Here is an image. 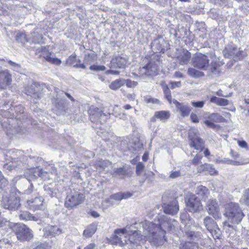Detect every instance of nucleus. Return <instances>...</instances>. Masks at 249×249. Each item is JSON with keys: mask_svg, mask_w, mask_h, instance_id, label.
<instances>
[{"mask_svg": "<svg viewBox=\"0 0 249 249\" xmlns=\"http://www.w3.org/2000/svg\"><path fill=\"white\" fill-rule=\"evenodd\" d=\"M148 159V152H145L142 157V160L144 161L147 160Z\"/></svg>", "mask_w": 249, "mask_h": 249, "instance_id": "774afa93", "label": "nucleus"}, {"mask_svg": "<svg viewBox=\"0 0 249 249\" xmlns=\"http://www.w3.org/2000/svg\"><path fill=\"white\" fill-rule=\"evenodd\" d=\"M190 140V145L191 147H193L196 150H202L204 147V143L203 140L197 136L194 137L189 135Z\"/></svg>", "mask_w": 249, "mask_h": 249, "instance_id": "5701e85b", "label": "nucleus"}, {"mask_svg": "<svg viewBox=\"0 0 249 249\" xmlns=\"http://www.w3.org/2000/svg\"><path fill=\"white\" fill-rule=\"evenodd\" d=\"M97 230V224L93 223L89 225L84 231L83 234L86 237H90Z\"/></svg>", "mask_w": 249, "mask_h": 249, "instance_id": "393cba45", "label": "nucleus"}, {"mask_svg": "<svg viewBox=\"0 0 249 249\" xmlns=\"http://www.w3.org/2000/svg\"><path fill=\"white\" fill-rule=\"evenodd\" d=\"M29 172L31 174V176L34 177L35 178L39 177L44 180H46L49 178L48 172L44 171L42 169H40L39 168L31 169Z\"/></svg>", "mask_w": 249, "mask_h": 249, "instance_id": "4be33fe9", "label": "nucleus"}, {"mask_svg": "<svg viewBox=\"0 0 249 249\" xmlns=\"http://www.w3.org/2000/svg\"><path fill=\"white\" fill-rule=\"evenodd\" d=\"M158 72V66L155 62H150L146 66L140 68L137 76L142 77L144 76L154 75Z\"/></svg>", "mask_w": 249, "mask_h": 249, "instance_id": "f8f14e48", "label": "nucleus"}, {"mask_svg": "<svg viewBox=\"0 0 249 249\" xmlns=\"http://www.w3.org/2000/svg\"><path fill=\"white\" fill-rule=\"evenodd\" d=\"M208 231L211 233L214 239H218L219 238L220 235V231L217 225L215 226V227H213L211 229L209 230Z\"/></svg>", "mask_w": 249, "mask_h": 249, "instance_id": "473e14b6", "label": "nucleus"}, {"mask_svg": "<svg viewBox=\"0 0 249 249\" xmlns=\"http://www.w3.org/2000/svg\"><path fill=\"white\" fill-rule=\"evenodd\" d=\"M158 223H153L145 220L139 223H135L134 227L142 230V233L143 239H146L153 245L161 246L165 239V234L175 228L177 221L169 219L165 216L158 218Z\"/></svg>", "mask_w": 249, "mask_h": 249, "instance_id": "f257e3e1", "label": "nucleus"}, {"mask_svg": "<svg viewBox=\"0 0 249 249\" xmlns=\"http://www.w3.org/2000/svg\"><path fill=\"white\" fill-rule=\"evenodd\" d=\"M159 41L158 39H155L152 43V48L154 49L156 48L158 51L162 50V47L159 44Z\"/></svg>", "mask_w": 249, "mask_h": 249, "instance_id": "de8ad7c7", "label": "nucleus"}, {"mask_svg": "<svg viewBox=\"0 0 249 249\" xmlns=\"http://www.w3.org/2000/svg\"><path fill=\"white\" fill-rule=\"evenodd\" d=\"M23 37V40H20L21 42H23L24 41H28V40L26 39V37H25V36L24 34H20L19 36H17V40H19V37Z\"/></svg>", "mask_w": 249, "mask_h": 249, "instance_id": "69168bd1", "label": "nucleus"}, {"mask_svg": "<svg viewBox=\"0 0 249 249\" xmlns=\"http://www.w3.org/2000/svg\"><path fill=\"white\" fill-rule=\"evenodd\" d=\"M76 60V55L75 54H72L70 56L67 60V63L70 65H73L74 66V65H75V63Z\"/></svg>", "mask_w": 249, "mask_h": 249, "instance_id": "37998d69", "label": "nucleus"}, {"mask_svg": "<svg viewBox=\"0 0 249 249\" xmlns=\"http://www.w3.org/2000/svg\"><path fill=\"white\" fill-rule=\"evenodd\" d=\"M173 103L175 104L177 111L182 117H185L189 115L191 110L190 107L184 103H180L177 100H174Z\"/></svg>", "mask_w": 249, "mask_h": 249, "instance_id": "2eb2a0df", "label": "nucleus"}, {"mask_svg": "<svg viewBox=\"0 0 249 249\" xmlns=\"http://www.w3.org/2000/svg\"><path fill=\"white\" fill-rule=\"evenodd\" d=\"M110 197L111 199H114L117 201H121V200L123 199L122 193L120 192L112 195L110 196Z\"/></svg>", "mask_w": 249, "mask_h": 249, "instance_id": "49530a36", "label": "nucleus"}, {"mask_svg": "<svg viewBox=\"0 0 249 249\" xmlns=\"http://www.w3.org/2000/svg\"><path fill=\"white\" fill-rule=\"evenodd\" d=\"M136 231H128L127 228L117 229L114 231L111 239L112 244L123 246L125 244H130L132 249L136 246L138 249L140 248L141 241L143 239L141 229Z\"/></svg>", "mask_w": 249, "mask_h": 249, "instance_id": "f03ea898", "label": "nucleus"}, {"mask_svg": "<svg viewBox=\"0 0 249 249\" xmlns=\"http://www.w3.org/2000/svg\"><path fill=\"white\" fill-rule=\"evenodd\" d=\"M25 194L30 195L33 194L35 196L34 198L28 200L27 201V206L31 210L36 211L40 209L43 204V199L41 197L37 196V193L36 190H33V186L32 184L30 187L25 191Z\"/></svg>", "mask_w": 249, "mask_h": 249, "instance_id": "0eeeda50", "label": "nucleus"}, {"mask_svg": "<svg viewBox=\"0 0 249 249\" xmlns=\"http://www.w3.org/2000/svg\"><path fill=\"white\" fill-rule=\"evenodd\" d=\"M128 88H134L138 85L137 82L132 81L130 79L124 80V84Z\"/></svg>", "mask_w": 249, "mask_h": 249, "instance_id": "c03bdc74", "label": "nucleus"}, {"mask_svg": "<svg viewBox=\"0 0 249 249\" xmlns=\"http://www.w3.org/2000/svg\"><path fill=\"white\" fill-rule=\"evenodd\" d=\"M84 199V196L83 194L76 190L70 189L67 193L65 205L66 208L71 209L82 203Z\"/></svg>", "mask_w": 249, "mask_h": 249, "instance_id": "20e7f679", "label": "nucleus"}, {"mask_svg": "<svg viewBox=\"0 0 249 249\" xmlns=\"http://www.w3.org/2000/svg\"><path fill=\"white\" fill-rule=\"evenodd\" d=\"M223 228L224 230H226V231L229 228H233V226L231 224H230L229 223V222L228 221L224 222L223 223Z\"/></svg>", "mask_w": 249, "mask_h": 249, "instance_id": "bf43d9fd", "label": "nucleus"}, {"mask_svg": "<svg viewBox=\"0 0 249 249\" xmlns=\"http://www.w3.org/2000/svg\"><path fill=\"white\" fill-rule=\"evenodd\" d=\"M163 90L165 97L167 99L170 103H171L172 96L171 95V92L169 88L166 85L163 87Z\"/></svg>", "mask_w": 249, "mask_h": 249, "instance_id": "4c0bfd02", "label": "nucleus"}, {"mask_svg": "<svg viewBox=\"0 0 249 249\" xmlns=\"http://www.w3.org/2000/svg\"><path fill=\"white\" fill-rule=\"evenodd\" d=\"M19 194L18 191L15 190L11 192L9 196H3L2 204L4 208L12 211L17 210L20 205Z\"/></svg>", "mask_w": 249, "mask_h": 249, "instance_id": "39448f33", "label": "nucleus"}, {"mask_svg": "<svg viewBox=\"0 0 249 249\" xmlns=\"http://www.w3.org/2000/svg\"><path fill=\"white\" fill-rule=\"evenodd\" d=\"M208 118L216 123H223L226 122V119L218 113H212L211 114Z\"/></svg>", "mask_w": 249, "mask_h": 249, "instance_id": "cd10ccee", "label": "nucleus"}, {"mask_svg": "<svg viewBox=\"0 0 249 249\" xmlns=\"http://www.w3.org/2000/svg\"><path fill=\"white\" fill-rule=\"evenodd\" d=\"M190 118L193 123H197L199 122V119L196 114L192 113Z\"/></svg>", "mask_w": 249, "mask_h": 249, "instance_id": "13d9d810", "label": "nucleus"}, {"mask_svg": "<svg viewBox=\"0 0 249 249\" xmlns=\"http://www.w3.org/2000/svg\"><path fill=\"white\" fill-rule=\"evenodd\" d=\"M95 245L94 243H90L86 246L84 249H94Z\"/></svg>", "mask_w": 249, "mask_h": 249, "instance_id": "338daca9", "label": "nucleus"}, {"mask_svg": "<svg viewBox=\"0 0 249 249\" xmlns=\"http://www.w3.org/2000/svg\"><path fill=\"white\" fill-rule=\"evenodd\" d=\"M204 124L209 127L213 129L214 130H218L220 128V126L212 122L211 121L206 120Z\"/></svg>", "mask_w": 249, "mask_h": 249, "instance_id": "58836bf2", "label": "nucleus"}, {"mask_svg": "<svg viewBox=\"0 0 249 249\" xmlns=\"http://www.w3.org/2000/svg\"><path fill=\"white\" fill-rule=\"evenodd\" d=\"M237 143L238 145L242 148L246 149H248V146L247 142L245 141H238Z\"/></svg>", "mask_w": 249, "mask_h": 249, "instance_id": "864d4df0", "label": "nucleus"}, {"mask_svg": "<svg viewBox=\"0 0 249 249\" xmlns=\"http://www.w3.org/2000/svg\"><path fill=\"white\" fill-rule=\"evenodd\" d=\"M219 98L218 97H217L216 96H213L210 99V102L213 103H215L217 105L218 104Z\"/></svg>", "mask_w": 249, "mask_h": 249, "instance_id": "680f3d73", "label": "nucleus"}, {"mask_svg": "<svg viewBox=\"0 0 249 249\" xmlns=\"http://www.w3.org/2000/svg\"><path fill=\"white\" fill-rule=\"evenodd\" d=\"M223 53L225 57H227L236 56L240 58V51L238 50L236 47L232 45L227 46L223 51Z\"/></svg>", "mask_w": 249, "mask_h": 249, "instance_id": "a211bd4d", "label": "nucleus"}, {"mask_svg": "<svg viewBox=\"0 0 249 249\" xmlns=\"http://www.w3.org/2000/svg\"><path fill=\"white\" fill-rule=\"evenodd\" d=\"M198 172L199 173L205 172L206 174H209L211 175L218 174V171L215 169L213 165L208 163H205L200 165L198 168Z\"/></svg>", "mask_w": 249, "mask_h": 249, "instance_id": "412c9836", "label": "nucleus"}, {"mask_svg": "<svg viewBox=\"0 0 249 249\" xmlns=\"http://www.w3.org/2000/svg\"><path fill=\"white\" fill-rule=\"evenodd\" d=\"M196 192L197 195L205 198L207 197L209 191L206 187L200 185L197 187Z\"/></svg>", "mask_w": 249, "mask_h": 249, "instance_id": "7c9ffc66", "label": "nucleus"}, {"mask_svg": "<svg viewBox=\"0 0 249 249\" xmlns=\"http://www.w3.org/2000/svg\"><path fill=\"white\" fill-rule=\"evenodd\" d=\"M182 174L180 170L172 171L171 172L169 178L171 179H175L178 178L181 176Z\"/></svg>", "mask_w": 249, "mask_h": 249, "instance_id": "79ce46f5", "label": "nucleus"}, {"mask_svg": "<svg viewBox=\"0 0 249 249\" xmlns=\"http://www.w3.org/2000/svg\"><path fill=\"white\" fill-rule=\"evenodd\" d=\"M204 224L208 231L216 225L214 221L209 216H206L204 218Z\"/></svg>", "mask_w": 249, "mask_h": 249, "instance_id": "2f4dec72", "label": "nucleus"}, {"mask_svg": "<svg viewBox=\"0 0 249 249\" xmlns=\"http://www.w3.org/2000/svg\"><path fill=\"white\" fill-rule=\"evenodd\" d=\"M171 87L172 89H175L177 87H180L181 86V82L180 81L178 82H171Z\"/></svg>", "mask_w": 249, "mask_h": 249, "instance_id": "4d7b16f0", "label": "nucleus"}, {"mask_svg": "<svg viewBox=\"0 0 249 249\" xmlns=\"http://www.w3.org/2000/svg\"><path fill=\"white\" fill-rule=\"evenodd\" d=\"M229 104V101L224 98H219L218 106H225Z\"/></svg>", "mask_w": 249, "mask_h": 249, "instance_id": "603ef678", "label": "nucleus"}, {"mask_svg": "<svg viewBox=\"0 0 249 249\" xmlns=\"http://www.w3.org/2000/svg\"><path fill=\"white\" fill-rule=\"evenodd\" d=\"M18 217L21 220L37 221L38 219L37 216H34L28 211H21L18 214Z\"/></svg>", "mask_w": 249, "mask_h": 249, "instance_id": "b1692460", "label": "nucleus"}, {"mask_svg": "<svg viewBox=\"0 0 249 249\" xmlns=\"http://www.w3.org/2000/svg\"><path fill=\"white\" fill-rule=\"evenodd\" d=\"M205 104V101H198V102H192L191 105L197 108H202L204 104Z\"/></svg>", "mask_w": 249, "mask_h": 249, "instance_id": "a18cd8bd", "label": "nucleus"}, {"mask_svg": "<svg viewBox=\"0 0 249 249\" xmlns=\"http://www.w3.org/2000/svg\"><path fill=\"white\" fill-rule=\"evenodd\" d=\"M111 164V162L108 160H99L96 162V165L102 169H105L106 167Z\"/></svg>", "mask_w": 249, "mask_h": 249, "instance_id": "e433bc0d", "label": "nucleus"}, {"mask_svg": "<svg viewBox=\"0 0 249 249\" xmlns=\"http://www.w3.org/2000/svg\"><path fill=\"white\" fill-rule=\"evenodd\" d=\"M43 231L46 237L54 236L62 232L61 230L57 226L49 225L45 227Z\"/></svg>", "mask_w": 249, "mask_h": 249, "instance_id": "aec40b11", "label": "nucleus"}, {"mask_svg": "<svg viewBox=\"0 0 249 249\" xmlns=\"http://www.w3.org/2000/svg\"><path fill=\"white\" fill-rule=\"evenodd\" d=\"M8 63L11 66H13L16 70H18V69L20 68V65L19 64L15 63L11 60L8 61Z\"/></svg>", "mask_w": 249, "mask_h": 249, "instance_id": "e2e57ef3", "label": "nucleus"}, {"mask_svg": "<svg viewBox=\"0 0 249 249\" xmlns=\"http://www.w3.org/2000/svg\"><path fill=\"white\" fill-rule=\"evenodd\" d=\"M12 230L17 235V238L21 241L30 239L33 235L30 229L24 224L16 223L13 226H10Z\"/></svg>", "mask_w": 249, "mask_h": 249, "instance_id": "423d86ee", "label": "nucleus"}, {"mask_svg": "<svg viewBox=\"0 0 249 249\" xmlns=\"http://www.w3.org/2000/svg\"><path fill=\"white\" fill-rule=\"evenodd\" d=\"M112 175L113 177L118 176L124 178L126 175V171L123 167L115 168L113 170Z\"/></svg>", "mask_w": 249, "mask_h": 249, "instance_id": "bb28decb", "label": "nucleus"}, {"mask_svg": "<svg viewBox=\"0 0 249 249\" xmlns=\"http://www.w3.org/2000/svg\"><path fill=\"white\" fill-rule=\"evenodd\" d=\"M241 10L246 15H248L249 14V6H244L241 8Z\"/></svg>", "mask_w": 249, "mask_h": 249, "instance_id": "0e129e2a", "label": "nucleus"}, {"mask_svg": "<svg viewBox=\"0 0 249 249\" xmlns=\"http://www.w3.org/2000/svg\"><path fill=\"white\" fill-rule=\"evenodd\" d=\"M11 81V75L7 70L0 72V87L1 88H6L10 85Z\"/></svg>", "mask_w": 249, "mask_h": 249, "instance_id": "dca6fc26", "label": "nucleus"}, {"mask_svg": "<svg viewBox=\"0 0 249 249\" xmlns=\"http://www.w3.org/2000/svg\"><path fill=\"white\" fill-rule=\"evenodd\" d=\"M32 41L35 43H38L41 42L42 39V35L38 32H34L32 34Z\"/></svg>", "mask_w": 249, "mask_h": 249, "instance_id": "72a5a7b5", "label": "nucleus"}, {"mask_svg": "<svg viewBox=\"0 0 249 249\" xmlns=\"http://www.w3.org/2000/svg\"><path fill=\"white\" fill-rule=\"evenodd\" d=\"M144 168V165H143V164L141 162H139L137 164V166H136V174L138 176H141L143 171Z\"/></svg>", "mask_w": 249, "mask_h": 249, "instance_id": "ea45409f", "label": "nucleus"}, {"mask_svg": "<svg viewBox=\"0 0 249 249\" xmlns=\"http://www.w3.org/2000/svg\"><path fill=\"white\" fill-rule=\"evenodd\" d=\"M170 116L171 114L169 111H157L155 112L154 115L151 118V121L155 122L158 119L163 122H165L170 118Z\"/></svg>", "mask_w": 249, "mask_h": 249, "instance_id": "6ab92c4d", "label": "nucleus"}, {"mask_svg": "<svg viewBox=\"0 0 249 249\" xmlns=\"http://www.w3.org/2000/svg\"><path fill=\"white\" fill-rule=\"evenodd\" d=\"M116 64L120 68H124L126 67L129 64L127 56L123 55L117 57Z\"/></svg>", "mask_w": 249, "mask_h": 249, "instance_id": "a878e982", "label": "nucleus"}, {"mask_svg": "<svg viewBox=\"0 0 249 249\" xmlns=\"http://www.w3.org/2000/svg\"><path fill=\"white\" fill-rule=\"evenodd\" d=\"M224 215L232 223L235 224L239 223L244 216L239 205L233 202L226 206Z\"/></svg>", "mask_w": 249, "mask_h": 249, "instance_id": "7ed1b4c3", "label": "nucleus"}, {"mask_svg": "<svg viewBox=\"0 0 249 249\" xmlns=\"http://www.w3.org/2000/svg\"><path fill=\"white\" fill-rule=\"evenodd\" d=\"M209 62L208 57L201 53H196L192 59L193 65L198 69L204 71L207 70L209 67Z\"/></svg>", "mask_w": 249, "mask_h": 249, "instance_id": "1a4fd4ad", "label": "nucleus"}, {"mask_svg": "<svg viewBox=\"0 0 249 249\" xmlns=\"http://www.w3.org/2000/svg\"><path fill=\"white\" fill-rule=\"evenodd\" d=\"M36 54H38L39 57H43L48 62L51 63L56 65H59L61 63V61L59 59L51 56L52 53L49 52L48 49L45 47H41L37 49L36 50Z\"/></svg>", "mask_w": 249, "mask_h": 249, "instance_id": "9b49d317", "label": "nucleus"}, {"mask_svg": "<svg viewBox=\"0 0 249 249\" xmlns=\"http://www.w3.org/2000/svg\"><path fill=\"white\" fill-rule=\"evenodd\" d=\"M26 93L28 95H30L32 96V95H36V91L34 88H33V86H31V87L29 89H25Z\"/></svg>", "mask_w": 249, "mask_h": 249, "instance_id": "3c124183", "label": "nucleus"}, {"mask_svg": "<svg viewBox=\"0 0 249 249\" xmlns=\"http://www.w3.org/2000/svg\"><path fill=\"white\" fill-rule=\"evenodd\" d=\"M202 158V156L197 154L196 155L192 160L193 164L195 165L197 164L198 163L199 161L201 160Z\"/></svg>", "mask_w": 249, "mask_h": 249, "instance_id": "5fc2aeb1", "label": "nucleus"}, {"mask_svg": "<svg viewBox=\"0 0 249 249\" xmlns=\"http://www.w3.org/2000/svg\"><path fill=\"white\" fill-rule=\"evenodd\" d=\"M188 74L194 78H198L202 77L204 75V74L203 72L193 68H190L188 69Z\"/></svg>", "mask_w": 249, "mask_h": 249, "instance_id": "c85d7f7f", "label": "nucleus"}, {"mask_svg": "<svg viewBox=\"0 0 249 249\" xmlns=\"http://www.w3.org/2000/svg\"><path fill=\"white\" fill-rule=\"evenodd\" d=\"M124 85V79H117L109 85V88L112 90H117Z\"/></svg>", "mask_w": 249, "mask_h": 249, "instance_id": "c756f323", "label": "nucleus"}, {"mask_svg": "<svg viewBox=\"0 0 249 249\" xmlns=\"http://www.w3.org/2000/svg\"><path fill=\"white\" fill-rule=\"evenodd\" d=\"M221 162L226 164H232V165H237L239 162L231 160L229 159L224 158L221 160Z\"/></svg>", "mask_w": 249, "mask_h": 249, "instance_id": "8fccbe9b", "label": "nucleus"}, {"mask_svg": "<svg viewBox=\"0 0 249 249\" xmlns=\"http://www.w3.org/2000/svg\"><path fill=\"white\" fill-rule=\"evenodd\" d=\"M90 120L94 123L103 124L108 119L109 114L103 113L101 110L94 107H90L88 111Z\"/></svg>", "mask_w": 249, "mask_h": 249, "instance_id": "6e6552de", "label": "nucleus"}, {"mask_svg": "<svg viewBox=\"0 0 249 249\" xmlns=\"http://www.w3.org/2000/svg\"><path fill=\"white\" fill-rule=\"evenodd\" d=\"M34 249H49V247L46 243H40Z\"/></svg>", "mask_w": 249, "mask_h": 249, "instance_id": "6e6d98bb", "label": "nucleus"}, {"mask_svg": "<svg viewBox=\"0 0 249 249\" xmlns=\"http://www.w3.org/2000/svg\"><path fill=\"white\" fill-rule=\"evenodd\" d=\"M145 101L147 103H152L158 104L160 103V101L156 98L148 97L145 98Z\"/></svg>", "mask_w": 249, "mask_h": 249, "instance_id": "09e8293b", "label": "nucleus"}, {"mask_svg": "<svg viewBox=\"0 0 249 249\" xmlns=\"http://www.w3.org/2000/svg\"><path fill=\"white\" fill-rule=\"evenodd\" d=\"M188 210L191 212H196L202 210V205L200 200L195 195L191 196L186 201Z\"/></svg>", "mask_w": 249, "mask_h": 249, "instance_id": "ddd939ff", "label": "nucleus"}, {"mask_svg": "<svg viewBox=\"0 0 249 249\" xmlns=\"http://www.w3.org/2000/svg\"><path fill=\"white\" fill-rule=\"evenodd\" d=\"M208 213L212 215L215 219H219L221 217L220 208L217 200L211 198L208 200L206 204Z\"/></svg>", "mask_w": 249, "mask_h": 249, "instance_id": "9d476101", "label": "nucleus"}, {"mask_svg": "<svg viewBox=\"0 0 249 249\" xmlns=\"http://www.w3.org/2000/svg\"><path fill=\"white\" fill-rule=\"evenodd\" d=\"M122 199H126L129 197H130L131 196H132L133 194L132 193L130 192H124V193H122Z\"/></svg>", "mask_w": 249, "mask_h": 249, "instance_id": "052dcab7", "label": "nucleus"}, {"mask_svg": "<svg viewBox=\"0 0 249 249\" xmlns=\"http://www.w3.org/2000/svg\"><path fill=\"white\" fill-rule=\"evenodd\" d=\"M162 207L165 213L171 215L176 214L179 210L178 202L176 199H174L171 201L164 203Z\"/></svg>", "mask_w": 249, "mask_h": 249, "instance_id": "4468645a", "label": "nucleus"}, {"mask_svg": "<svg viewBox=\"0 0 249 249\" xmlns=\"http://www.w3.org/2000/svg\"><path fill=\"white\" fill-rule=\"evenodd\" d=\"M89 69L93 71H104L106 70V67L103 65H93L90 66Z\"/></svg>", "mask_w": 249, "mask_h": 249, "instance_id": "a19ab883", "label": "nucleus"}, {"mask_svg": "<svg viewBox=\"0 0 249 249\" xmlns=\"http://www.w3.org/2000/svg\"><path fill=\"white\" fill-rule=\"evenodd\" d=\"M219 72V70L217 65L215 62H212L211 63V68L209 71V73L215 75L218 74Z\"/></svg>", "mask_w": 249, "mask_h": 249, "instance_id": "f704fd0d", "label": "nucleus"}, {"mask_svg": "<svg viewBox=\"0 0 249 249\" xmlns=\"http://www.w3.org/2000/svg\"><path fill=\"white\" fill-rule=\"evenodd\" d=\"M240 202L245 205H249V189L245 191L244 194L240 199Z\"/></svg>", "mask_w": 249, "mask_h": 249, "instance_id": "c9c22d12", "label": "nucleus"}, {"mask_svg": "<svg viewBox=\"0 0 249 249\" xmlns=\"http://www.w3.org/2000/svg\"><path fill=\"white\" fill-rule=\"evenodd\" d=\"M191 58V53L187 50L178 51L177 59L181 65H186L188 63Z\"/></svg>", "mask_w": 249, "mask_h": 249, "instance_id": "f3484780", "label": "nucleus"}]
</instances>
